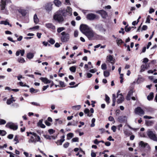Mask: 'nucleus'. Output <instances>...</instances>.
<instances>
[{
	"mask_svg": "<svg viewBox=\"0 0 157 157\" xmlns=\"http://www.w3.org/2000/svg\"><path fill=\"white\" fill-rule=\"evenodd\" d=\"M31 133V135L30 136V138L28 141L29 143L35 144L38 142L40 143L41 142L40 136L38 135L35 132Z\"/></svg>",
	"mask_w": 157,
	"mask_h": 157,
	"instance_id": "1",
	"label": "nucleus"
},
{
	"mask_svg": "<svg viewBox=\"0 0 157 157\" xmlns=\"http://www.w3.org/2000/svg\"><path fill=\"white\" fill-rule=\"evenodd\" d=\"M85 35L89 40L97 39L98 38L99 36V35L95 33L91 28L86 33Z\"/></svg>",
	"mask_w": 157,
	"mask_h": 157,
	"instance_id": "2",
	"label": "nucleus"
},
{
	"mask_svg": "<svg viewBox=\"0 0 157 157\" xmlns=\"http://www.w3.org/2000/svg\"><path fill=\"white\" fill-rule=\"evenodd\" d=\"M61 11H59L53 15V18L56 21L61 23L64 21V18L61 14Z\"/></svg>",
	"mask_w": 157,
	"mask_h": 157,
	"instance_id": "3",
	"label": "nucleus"
},
{
	"mask_svg": "<svg viewBox=\"0 0 157 157\" xmlns=\"http://www.w3.org/2000/svg\"><path fill=\"white\" fill-rule=\"evenodd\" d=\"M147 134L149 139L157 142V135L155 134V132L149 129L147 132Z\"/></svg>",
	"mask_w": 157,
	"mask_h": 157,
	"instance_id": "4",
	"label": "nucleus"
},
{
	"mask_svg": "<svg viewBox=\"0 0 157 157\" xmlns=\"http://www.w3.org/2000/svg\"><path fill=\"white\" fill-rule=\"evenodd\" d=\"M0 10H6L7 4L11 3V0H0Z\"/></svg>",
	"mask_w": 157,
	"mask_h": 157,
	"instance_id": "5",
	"label": "nucleus"
},
{
	"mask_svg": "<svg viewBox=\"0 0 157 157\" xmlns=\"http://www.w3.org/2000/svg\"><path fill=\"white\" fill-rule=\"evenodd\" d=\"M61 13L63 16L66 17L67 15L71 16L72 14V9L70 6H67L66 10H62Z\"/></svg>",
	"mask_w": 157,
	"mask_h": 157,
	"instance_id": "6",
	"label": "nucleus"
},
{
	"mask_svg": "<svg viewBox=\"0 0 157 157\" xmlns=\"http://www.w3.org/2000/svg\"><path fill=\"white\" fill-rule=\"evenodd\" d=\"M61 34L62 35L61 41L62 42H65L68 41L69 39V35L68 33L63 32L61 33Z\"/></svg>",
	"mask_w": 157,
	"mask_h": 157,
	"instance_id": "7",
	"label": "nucleus"
},
{
	"mask_svg": "<svg viewBox=\"0 0 157 157\" xmlns=\"http://www.w3.org/2000/svg\"><path fill=\"white\" fill-rule=\"evenodd\" d=\"M80 29L81 31L85 35L91 28L86 25H82L80 26Z\"/></svg>",
	"mask_w": 157,
	"mask_h": 157,
	"instance_id": "8",
	"label": "nucleus"
},
{
	"mask_svg": "<svg viewBox=\"0 0 157 157\" xmlns=\"http://www.w3.org/2000/svg\"><path fill=\"white\" fill-rule=\"evenodd\" d=\"M86 19L90 21H94L98 18L96 15L93 13L88 14L86 16Z\"/></svg>",
	"mask_w": 157,
	"mask_h": 157,
	"instance_id": "9",
	"label": "nucleus"
},
{
	"mask_svg": "<svg viewBox=\"0 0 157 157\" xmlns=\"http://www.w3.org/2000/svg\"><path fill=\"white\" fill-rule=\"evenodd\" d=\"M115 62V59L111 55L108 56L106 57V63H110L112 65Z\"/></svg>",
	"mask_w": 157,
	"mask_h": 157,
	"instance_id": "10",
	"label": "nucleus"
},
{
	"mask_svg": "<svg viewBox=\"0 0 157 157\" xmlns=\"http://www.w3.org/2000/svg\"><path fill=\"white\" fill-rule=\"evenodd\" d=\"M120 91L118 90L117 94V97L118 98L117 102L118 103H120L122 102L124 100V98L121 94H119Z\"/></svg>",
	"mask_w": 157,
	"mask_h": 157,
	"instance_id": "11",
	"label": "nucleus"
},
{
	"mask_svg": "<svg viewBox=\"0 0 157 157\" xmlns=\"http://www.w3.org/2000/svg\"><path fill=\"white\" fill-rule=\"evenodd\" d=\"M95 29L101 32L104 33L106 30L103 27V26L101 24H97L95 25Z\"/></svg>",
	"mask_w": 157,
	"mask_h": 157,
	"instance_id": "12",
	"label": "nucleus"
},
{
	"mask_svg": "<svg viewBox=\"0 0 157 157\" xmlns=\"http://www.w3.org/2000/svg\"><path fill=\"white\" fill-rule=\"evenodd\" d=\"M6 127L9 128L10 129H12L14 130H16L18 128L17 125H15L14 124L12 123H7L6 125Z\"/></svg>",
	"mask_w": 157,
	"mask_h": 157,
	"instance_id": "13",
	"label": "nucleus"
},
{
	"mask_svg": "<svg viewBox=\"0 0 157 157\" xmlns=\"http://www.w3.org/2000/svg\"><path fill=\"white\" fill-rule=\"evenodd\" d=\"M135 112L136 114L140 115H144V113L143 110L140 107H138L136 108L135 109Z\"/></svg>",
	"mask_w": 157,
	"mask_h": 157,
	"instance_id": "14",
	"label": "nucleus"
},
{
	"mask_svg": "<svg viewBox=\"0 0 157 157\" xmlns=\"http://www.w3.org/2000/svg\"><path fill=\"white\" fill-rule=\"evenodd\" d=\"M53 4L52 2H48L46 4L45 6V9L48 11H51L52 9Z\"/></svg>",
	"mask_w": 157,
	"mask_h": 157,
	"instance_id": "15",
	"label": "nucleus"
},
{
	"mask_svg": "<svg viewBox=\"0 0 157 157\" xmlns=\"http://www.w3.org/2000/svg\"><path fill=\"white\" fill-rule=\"evenodd\" d=\"M97 13L100 14L103 18H106L108 16L107 13L104 10L98 11Z\"/></svg>",
	"mask_w": 157,
	"mask_h": 157,
	"instance_id": "16",
	"label": "nucleus"
},
{
	"mask_svg": "<svg viewBox=\"0 0 157 157\" xmlns=\"http://www.w3.org/2000/svg\"><path fill=\"white\" fill-rule=\"evenodd\" d=\"M127 118V117L126 116H120L118 118L119 121L121 122H126Z\"/></svg>",
	"mask_w": 157,
	"mask_h": 157,
	"instance_id": "17",
	"label": "nucleus"
},
{
	"mask_svg": "<svg viewBox=\"0 0 157 157\" xmlns=\"http://www.w3.org/2000/svg\"><path fill=\"white\" fill-rule=\"evenodd\" d=\"M40 79L45 84L50 83L51 82V81L48 79L46 78L41 77Z\"/></svg>",
	"mask_w": 157,
	"mask_h": 157,
	"instance_id": "18",
	"label": "nucleus"
},
{
	"mask_svg": "<svg viewBox=\"0 0 157 157\" xmlns=\"http://www.w3.org/2000/svg\"><path fill=\"white\" fill-rule=\"evenodd\" d=\"M45 26L46 27L49 29H55V26L51 23H48L45 24Z\"/></svg>",
	"mask_w": 157,
	"mask_h": 157,
	"instance_id": "19",
	"label": "nucleus"
},
{
	"mask_svg": "<svg viewBox=\"0 0 157 157\" xmlns=\"http://www.w3.org/2000/svg\"><path fill=\"white\" fill-rule=\"evenodd\" d=\"M20 53L21 54V56H23L25 53L24 50H19L17 51L16 53V55L17 56H18L19 55Z\"/></svg>",
	"mask_w": 157,
	"mask_h": 157,
	"instance_id": "20",
	"label": "nucleus"
},
{
	"mask_svg": "<svg viewBox=\"0 0 157 157\" xmlns=\"http://www.w3.org/2000/svg\"><path fill=\"white\" fill-rule=\"evenodd\" d=\"M19 12L23 16H25L27 13V10L23 9H19Z\"/></svg>",
	"mask_w": 157,
	"mask_h": 157,
	"instance_id": "21",
	"label": "nucleus"
},
{
	"mask_svg": "<svg viewBox=\"0 0 157 157\" xmlns=\"http://www.w3.org/2000/svg\"><path fill=\"white\" fill-rule=\"evenodd\" d=\"M53 3L56 6L58 7L60 6L62 4L61 2L59 0H54Z\"/></svg>",
	"mask_w": 157,
	"mask_h": 157,
	"instance_id": "22",
	"label": "nucleus"
},
{
	"mask_svg": "<svg viewBox=\"0 0 157 157\" xmlns=\"http://www.w3.org/2000/svg\"><path fill=\"white\" fill-rule=\"evenodd\" d=\"M148 68V67L147 64L145 65H142L141 66V70H140V71L141 72H142L144 71L146 69H147Z\"/></svg>",
	"mask_w": 157,
	"mask_h": 157,
	"instance_id": "23",
	"label": "nucleus"
},
{
	"mask_svg": "<svg viewBox=\"0 0 157 157\" xmlns=\"http://www.w3.org/2000/svg\"><path fill=\"white\" fill-rule=\"evenodd\" d=\"M139 144L143 147H144L147 146L148 148H150L149 146L147 143H145L143 141H140L139 143Z\"/></svg>",
	"mask_w": 157,
	"mask_h": 157,
	"instance_id": "24",
	"label": "nucleus"
},
{
	"mask_svg": "<svg viewBox=\"0 0 157 157\" xmlns=\"http://www.w3.org/2000/svg\"><path fill=\"white\" fill-rule=\"evenodd\" d=\"M33 21L36 24H37L39 22V19L37 17V15L35 14L33 16Z\"/></svg>",
	"mask_w": 157,
	"mask_h": 157,
	"instance_id": "25",
	"label": "nucleus"
},
{
	"mask_svg": "<svg viewBox=\"0 0 157 157\" xmlns=\"http://www.w3.org/2000/svg\"><path fill=\"white\" fill-rule=\"evenodd\" d=\"M153 93L151 92L147 96V99L148 100L150 101L153 99Z\"/></svg>",
	"mask_w": 157,
	"mask_h": 157,
	"instance_id": "26",
	"label": "nucleus"
},
{
	"mask_svg": "<svg viewBox=\"0 0 157 157\" xmlns=\"http://www.w3.org/2000/svg\"><path fill=\"white\" fill-rule=\"evenodd\" d=\"M0 24H4L5 25H10V27L12 26V25L10 24L9 22L7 21H0Z\"/></svg>",
	"mask_w": 157,
	"mask_h": 157,
	"instance_id": "27",
	"label": "nucleus"
},
{
	"mask_svg": "<svg viewBox=\"0 0 157 157\" xmlns=\"http://www.w3.org/2000/svg\"><path fill=\"white\" fill-rule=\"evenodd\" d=\"M17 60L18 62L21 63H23L25 62L24 59L21 57H18Z\"/></svg>",
	"mask_w": 157,
	"mask_h": 157,
	"instance_id": "28",
	"label": "nucleus"
},
{
	"mask_svg": "<svg viewBox=\"0 0 157 157\" xmlns=\"http://www.w3.org/2000/svg\"><path fill=\"white\" fill-rule=\"evenodd\" d=\"M144 79L143 78L140 77L138 78H137L136 81V82L137 84H139L140 83L144 81Z\"/></svg>",
	"mask_w": 157,
	"mask_h": 157,
	"instance_id": "29",
	"label": "nucleus"
},
{
	"mask_svg": "<svg viewBox=\"0 0 157 157\" xmlns=\"http://www.w3.org/2000/svg\"><path fill=\"white\" fill-rule=\"evenodd\" d=\"M63 123L62 121L61 120H59V119H55V124L56 125H57L58 124H62Z\"/></svg>",
	"mask_w": 157,
	"mask_h": 157,
	"instance_id": "30",
	"label": "nucleus"
},
{
	"mask_svg": "<svg viewBox=\"0 0 157 157\" xmlns=\"http://www.w3.org/2000/svg\"><path fill=\"white\" fill-rule=\"evenodd\" d=\"M113 104L112 105L113 106H114L115 105V102L116 101V95L115 94H113Z\"/></svg>",
	"mask_w": 157,
	"mask_h": 157,
	"instance_id": "31",
	"label": "nucleus"
},
{
	"mask_svg": "<svg viewBox=\"0 0 157 157\" xmlns=\"http://www.w3.org/2000/svg\"><path fill=\"white\" fill-rule=\"evenodd\" d=\"M116 42L118 46L121 45L123 42L122 40L119 38H117L116 40Z\"/></svg>",
	"mask_w": 157,
	"mask_h": 157,
	"instance_id": "32",
	"label": "nucleus"
},
{
	"mask_svg": "<svg viewBox=\"0 0 157 157\" xmlns=\"http://www.w3.org/2000/svg\"><path fill=\"white\" fill-rule=\"evenodd\" d=\"M34 56V55L33 53H28L27 55V58L29 59H31L33 58Z\"/></svg>",
	"mask_w": 157,
	"mask_h": 157,
	"instance_id": "33",
	"label": "nucleus"
},
{
	"mask_svg": "<svg viewBox=\"0 0 157 157\" xmlns=\"http://www.w3.org/2000/svg\"><path fill=\"white\" fill-rule=\"evenodd\" d=\"M104 75L105 77H108L110 75L109 72L107 71H104Z\"/></svg>",
	"mask_w": 157,
	"mask_h": 157,
	"instance_id": "34",
	"label": "nucleus"
},
{
	"mask_svg": "<svg viewBox=\"0 0 157 157\" xmlns=\"http://www.w3.org/2000/svg\"><path fill=\"white\" fill-rule=\"evenodd\" d=\"M70 70L73 72H75L76 70V67L75 66H72L69 68Z\"/></svg>",
	"mask_w": 157,
	"mask_h": 157,
	"instance_id": "35",
	"label": "nucleus"
},
{
	"mask_svg": "<svg viewBox=\"0 0 157 157\" xmlns=\"http://www.w3.org/2000/svg\"><path fill=\"white\" fill-rule=\"evenodd\" d=\"M15 101V100L13 99H8L7 100L6 103L8 105H10L12 103L13 101Z\"/></svg>",
	"mask_w": 157,
	"mask_h": 157,
	"instance_id": "36",
	"label": "nucleus"
},
{
	"mask_svg": "<svg viewBox=\"0 0 157 157\" xmlns=\"http://www.w3.org/2000/svg\"><path fill=\"white\" fill-rule=\"evenodd\" d=\"M132 91H129L127 95L126 99L127 100H129L130 99V97L132 95Z\"/></svg>",
	"mask_w": 157,
	"mask_h": 157,
	"instance_id": "37",
	"label": "nucleus"
},
{
	"mask_svg": "<svg viewBox=\"0 0 157 157\" xmlns=\"http://www.w3.org/2000/svg\"><path fill=\"white\" fill-rule=\"evenodd\" d=\"M65 136L63 135L61 137V139L60 140H59V141L60 142V145H61L65 141Z\"/></svg>",
	"mask_w": 157,
	"mask_h": 157,
	"instance_id": "38",
	"label": "nucleus"
},
{
	"mask_svg": "<svg viewBox=\"0 0 157 157\" xmlns=\"http://www.w3.org/2000/svg\"><path fill=\"white\" fill-rule=\"evenodd\" d=\"M81 106L80 105L74 106L72 107L73 109L76 110H79Z\"/></svg>",
	"mask_w": 157,
	"mask_h": 157,
	"instance_id": "39",
	"label": "nucleus"
},
{
	"mask_svg": "<svg viewBox=\"0 0 157 157\" xmlns=\"http://www.w3.org/2000/svg\"><path fill=\"white\" fill-rule=\"evenodd\" d=\"M109 99H110V98L108 96V95H105V100L108 104H109Z\"/></svg>",
	"mask_w": 157,
	"mask_h": 157,
	"instance_id": "40",
	"label": "nucleus"
},
{
	"mask_svg": "<svg viewBox=\"0 0 157 157\" xmlns=\"http://www.w3.org/2000/svg\"><path fill=\"white\" fill-rule=\"evenodd\" d=\"M95 121V119L94 118H93L91 120V124L90 125L91 127H93L95 126L94 122Z\"/></svg>",
	"mask_w": 157,
	"mask_h": 157,
	"instance_id": "41",
	"label": "nucleus"
},
{
	"mask_svg": "<svg viewBox=\"0 0 157 157\" xmlns=\"http://www.w3.org/2000/svg\"><path fill=\"white\" fill-rule=\"evenodd\" d=\"M133 28H134V27H129L128 28V25H127L125 27V31L126 32H128L131 29Z\"/></svg>",
	"mask_w": 157,
	"mask_h": 157,
	"instance_id": "42",
	"label": "nucleus"
},
{
	"mask_svg": "<svg viewBox=\"0 0 157 157\" xmlns=\"http://www.w3.org/2000/svg\"><path fill=\"white\" fill-rule=\"evenodd\" d=\"M101 68L102 70H106L107 69V66L106 64H102L101 65Z\"/></svg>",
	"mask_w": 157,
	"mask_h": 157,
	"instance_id": "43",
	"label": "nucleus"
},
{
	"mask_svg": "<svg viewBox=\"0 0 157 157\" xmlns=\"http://www.w3.org/2000/svg\"><path fill=\"white\" fill-rule=\"evenodd\" d=\"M6 133V132L2 130H0V135L2 136H5Z\"/></svg>",
	"mask_w": 157,
	"mask_h": 157,
	"instance_id": "44",
	"label": "nucleus"
},
{
	"mask_svg": "<svg viewBox=\"0 0 157 157\" xmlns=\"http://www.w3.org/2000/svg\"><path fill=\"white\" fill-rule=\"evenodd\" d=\"M23 153L26 157H32V154L29 155L28 153L26 152H24Z\"/></svg>",
	"mask_w": 157,
	"mask_h": 157,
	"instance_id": "45",
	"label": "nucleus"
},
{
	"mask_svg": "<svg viewBox=\"0 0 157 157\" xmlns=\"http://www.w3.org/2000/svg\"><path fill=\"white\" fill-rule=\"evenodd\" d=\"M64 29L65 28L64 27H59L57 29V31L58 33H59L61 31L64 30Z\"/></svg>",
	"mask_w": 157,
	"mask_h": 157,
	"instance_id": "46",
	"label": "nucleus"
},
{
	"mask_svg": "<svg viewBox=\"0 0 157 157\" xmlns=\"http://www.w3.org/2000/svg\"><path fill=\"white\" fill-rule=\"evenodd\" d=\"M73 135L72 133H70L67 134V136L68 139H70L73 137Z\"/></svg>",
	"mask_w": 157,
	"mask_h": 157,
	"instance_id": "47",
	"label": "nucleus"
},
{
	"mask_svg": "<svg viewBox=\"0 0 157 157\" xmlns=\"http://www.w3.org/2000/svg\"><path fill=\"white\" fill-rule=\"evenodd\" d=\"M59 82L61 87H64L65 86V85L64 84V83L63 82L59 81Z\"/></svg>",
	"mask_w": 157,
	"mask_h": 157,
	"instance_id": "48",
	"label": "nucleus"
},
{
	"mask_svg": "<svg viewBox=\"0 0 157 157\" xmlns=\"http://www.w3.org/2000/svg\"><path fill=\"white\" fill-rule=\"evenodd\" d=\"M6 123V122L4 120L0 119V125L4 124Z\"/></svg>",
	"mask_w": 157,
	"mask_h": 157,
	"instance_id": "49",
	"label": "nucleus"
},
{
	"mask_svg": "<svg viewBox=\"0 0 157 157\" xmlns=\"http://www.w3.org/2000/svg\"><path fill=\"white\" fill-rule=\"evenodd\" d=\"M109 120L110 121H113V123H115V121L114 118L112 116H110L109 117Z\"/></svg>",
	"mask_w": 157,
	"mask_h": 157,
	"instance_id": "50",
	"label": "nucleus"
},
{
	"mask_svg": "<svg viewBox=\"0 0 157 157\" xmlns=\"http://www.w3.org/2000/svg\"><path fill=\"white\" fill-rule=\"evenodd\" d=\"M48 42L52 44H54L55 43V41L52 38H50Z\"/></svg>",
	"mask_w": 157,
	"mask_h": 157,
	"instance_id": "51",
	"label": "nucleus"
},
{
	"mask_svg": "<svg viewBox=\"0 0 157 157\" xmlns=\"http://www.w3.org/2000/svg\"><path fill=\"white\" fill-rule=\"evenodd\" d=\"M19 84L20 86H27L28 87H29V86H27L26 85L24 84V85L23 83L22 82H20L19 83Z\"/></svg>",
	"mask_w": 157,
	"mask_h": 157,
	"instance_id": "52",
	"label": "nucleus"
},
{
	"mask_svg": "<svg viewBox=\"0 0 157 157\" xmlns=\"http://www.w3.org/2000/svg\"><path fill=\"white\" fill-rule=\"evenodd\" d=\"M150 16L149 15L147 17V19H146V22L149 23H150Z\"/></svg>",
	"mask_w": 157,
	"mask_h": 157,
	"instance_id": "53",
	"label": "nucleus"
},
{
	"mask_svg": "<svg viewBox=\"0 0 157 157\" xmlns=\"http://www.w3.org/2000/svg\"><path fill=\"white\" fill-rule=\"evenodd\" d=\"M43 121V120L42 119L40 120L37 123V125L40 126V125L42 124Z\"/></svg>",
	"mask_w": 157,
	"mask_h": 157,
	"instance_id": "54",
	"label": "nucleus"
},
{
	"mask_svg": "<svg viewBox=\"0 0 157 157\" xmlns=\"http://www.w3.org/2000/svg\"><path fill=\"white\" fill-rule=\"evenodd\" d=\"M91 156L92 157H96V154L95 153H94L93 151H91Z\"/></svg>",
	"mask_w": 157,
	"mask_h": 157,
	"instance_id": "55",
	"label": "nucleus"
},
{
	"mask_svg": "<svg viewBox=\"0 0 157 157\" xmlns=\"http://www.w3.org/2000/svg\"><path fill=\"white\" fill-rule=\"evenodd\" d=\"M39 28V26L38 25H37V26H34L32 28H30V29H34V30L37 29Z\"/></svg>",
	"mask_w": 157,
	"mask_h": 157,
	"instance_id": "56",
	"label": "nucleus"
},
{
	"mask_svg": "<svg viewBox=\"0 0 157 157\" xmlns=\"http://www.w3.org/2000/svg\"><path fill=\"white\" fill-rule=\"evenodd\" d=\"M69 145V143L68 142H66L64 144H63V147L65 148H67L68 147Z\"/></svg>",
	"mask_w": 157,
	"mask_h": 157,
	"instance_id": "57",
	"label": "nucleus"
},
{
	"mask_svg": "<svg viewBox=\"0 0 157 157\" xmlns=\"http://www.w3.org/2000/svg\"><path fill=\"white\" fill-rule=\"evenodd\" d=\"M72 140V142H78V138L76 137V138H74Z\"/></svg>",
	"mask_w": 157,
	"mask_h": 157,
	"instance_id": "58",
	"label": "nucleus"
},
{
	"mask_svg": "<svg viewBox=\"0 0 157 157\" xmlns=\"http://www.w3.org/2000/svg\"><path fill=\"white\" fill-rule=\"evenodd\" d=\"M97 71V70L96 69H92L90 71V72L92 73H94L95 72Z\"/></svg>",
	"mask_w": 157,
	"mask_h": 157,
	"instance_id": "59",
	"label": "nucleus"
},
{
	"mask_svg": "<svg viewBox=\"0 0 157 157\" xmlns=\"http://www.w3.org/2000/svg\"><path fill=\"white\" fill-rule=\"evenodd\" d=\"M30 91L31 92L33 93V92H34L36 93L37 92V91H36L35 89L33 88H31L30 89Z\"/></svg>",
	"mask_w": 157,
	"mask_h": 157,
	"instance_id": "60",
	"label": "nucleus"
},
{
	"mask_svg": "<svg viewBox=\"0 0 157 157\" xmlns=\"http://www.w3.org/2000/svg\"><path fill=\"white\" fill-rule=\"evenodd\" d=\"M48 131L50 134H52L55 132V131L52 129H50Z\"/></svg>",
	"mask_w": 157,
	"mask_h": 157,
	"instance_id": "61",
	"label": "nucleus"
},
{
	"mask_svg": "<svg viewBox=\"0 0 157 157\" xmlns=\"http://www.w3.org/2000/svg\"><path fill=\"white\" fill-rule=\"evenodd\" d=\"M111 129L114 132L116 131V127L115 126H113L111 128Z\"/></svg>",
	"mask_w": 157,
	"mask_h": 157,
	"instance_id": "62",
	"label": "nucleus"
},
{
	"mask_svg": "<svg viewBox=\"0 0 157 157\" xmlns=\"http://www.w3.org/2000/svg\"><path fill=\"white\" fill-rule=\"evenodd\" d=\"M84 112L86 114H87L89 113L90 111L88 109L86 108L84 110Z\"/></svg>",
	"mask_w": 157,
	"mask_h": 157,
	"instance_id": "63",
	"label": "nucleus"
},
{
	"mask_svg": "<svg viewBox=\"0 0 157 157\" xmlns=\"http://www.w3.org/2000/svg\"><path fill=\"white\" fill-rule=\"evenodd\" d=\"M147 28V25H144L142 27V29L144 30H146Z\"/></svg>",
	"mask_w": 157,
	"mask_h": 157,
	"instance_id": "64",
	"label": "nucleus"
}]
</instances>
